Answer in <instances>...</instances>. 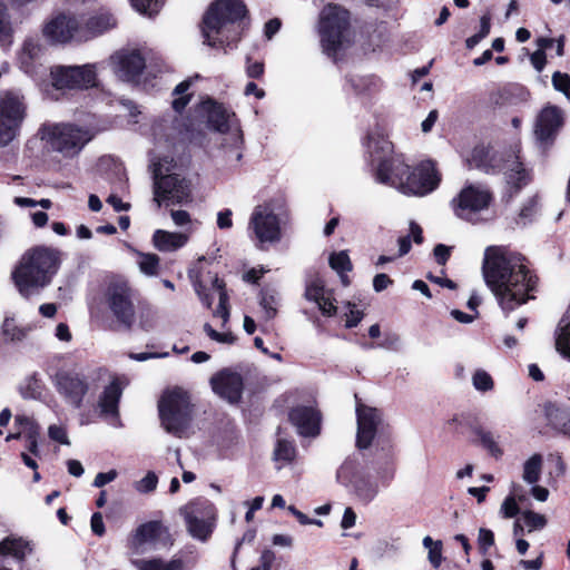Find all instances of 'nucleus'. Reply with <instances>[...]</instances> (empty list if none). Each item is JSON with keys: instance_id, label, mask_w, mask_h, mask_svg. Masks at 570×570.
Returning <instances> with one entry per match:
<instances>
[{"instance_id": "nucleus-35", "label": "nucleus", "mask_w": 570, "mask_h": 570, "mask_svg": "<svg viewBox=\"0 0 570 570\" xmlns=\"http://www.w3.org/2000/svg\"><path fill=\"white\" fill-rule=\"evenodd\" d=\"M475 434L479 438V442L482 448L485 449L491 456L500 459L503 455V450L501 449L497 436L492 432L479 429L475 431Z\"/></svg>"}, {"instance_id": "nucleus-13", "label": "nucleus", "mask_w": 570, "mask_h": 570, "mask_svg": "<svg viewBox=\"0 0 570 570\" xmlns=\"http://www.w3.org/2000/svg\"><path fill=\"white\" fill-rule=\"evenodd\" d=\"M184 514L189 534L203 542L207 541L216 520L214 504L206 499H197L185 507Z\"/></svg>"}, {"instance_id": "nucleus-23", "label": "nucleus", "mask_w": 570, "mask_h": 570, "mask_svg": "<svg viewBox=\"0 0 570 570\" xmlns=\"http://www.w3.org/2000/svg\"><path fill=\"white\" fill-rule=\"evenodd\" d=\"M562 124V110L557 106H547L537 117L534 134L541 142H549L554 138Z\"/></svg>"}, {"instance_id": "nucleus-51", "label": "nucleus", "mask_w": 570, "mask_h": 570, "mask_svg": "<svg viewBox=\"0 0 570 570\" xmlns=\"http://www.w3.org/2000/svg\"><path fill=\"white\" fill-rule=\"evenodd\" d=\"M2 333L9 341H21L26 336V332L17 327L12 320H6L3 322Z\"/></svg>"}, {"instance_id": "nucleus-55", "label": "nucleus", "mask_w": 570, "mask_h": 570, "mask_svg": "<svg viewBox=\"0 0 570 570\" xmlns=\"http://www.w3.org/2000/svg\"><path fill=\"white\" fill-rule=\"evenodd\" d=\"M478 542H479L480 549L485 552L494 543L493 532L489 529L481 528L479 530Z\"/></svg>"}, {"instance_id": "nucleus-44", "label": "nucleus", "mask_w": 570, "mask_h": 570, "mask_svg": "<svg viewBox=\"0 0 570 570\" xmlns=\"http://www.w3.org/2000/svg\"><path fill=\"white\" fill-rule=\"evenodd\" d=\"M505 175L508 183L515 187H520L527 178V174L522 167V164L518 161H512L510 167L507 168Z\"/></svg>"}, {"instance_id": "nucleus-48", "label": "nucleus", "mask_w": 570, "mask_h": 570, "mask_svg": "<svg viewBox=\"0 0 570 570\" xmlns=\"http://www.w3.org/2000/svg\"><path fill=\"white\" fill-rule=\"evenodd\" d=\"M158 476L155 472L149 471L142 479L134 483V489L139 493H149L156 490Z\"/></svg>"}, {"instance_id": "nucleus-37", "label": "nucleus", "mask_w": 570, "mask_h": 570, "mask_svg": "<svg viewBox=\"0 0 570 570\" xmlns=\"http://www.w3.org/2000/svg\"><path fill=\"white\" fill-rule=\"evenodd\" d=\"M213 288L218 293V306L215 309L214 315L222 317L223 322L226 323L229 318V309L225 284L218 277H215L213 279Z\"/></svg>"}, {"instance_id": "nucleus-26", "label": "nucleus", "mask_w": 570, "mask_h": 570, "mask_svg": "<svg viewBox=\"0 0 570 570\" xmlns=\"http://www.w3.org/2000/svg\"><path fill=\"white\" fill-rule=\"evenodd\" d=\"M304 295L306 299L316 303L324 315L332 316L336 313V306L333 303L331 293L325 289L322 279H312L306 285Z\"/></svg>"}, {"instance_id": "nucleus-60", "label": "nucleus", "mask_w": 570, "mask_h": 570, "mask_svg": "<svg viewBox=\"0 0 570 570\" xmlns=\"http://www.w3.org/2000/svg\"><path fill=\"white\" fill-rule=\"evenodd\" d=\"M348 306H350V311L348 313L346 314V327L351 328V327H354L356 326L362 317H363V313L361 311H358L357 308H355V305H352L351 303H348Z\"/></svg>"}, {"instance_id": "nucleus-47", "label": "nucleus", "mask_w": 570, "mask_h": 570, "mask_svg": "<svg viewBox=\"0 0 570 570\" xmlns=\"http://www.w3.org/2000/svg\"><path fill=\"white\" fill-rule=\"evenodd\" d=\"M472 384L475 390L488 392L493 389V380L484 370H476L472 376Z\"/></svg>"}, {"instance_id": "nucleus-10", "label": "nucleus", "mask_w": 570, "mask_h": 570, "mask_svg": "<svg viewBox=\"0 0 570 570\" xmlns=\"http://www.w3.org/2000/svg\"><path fill=\"white\" fill-rule=\"evenodd\" d=\"M27 115L24 97L17 91L0 94V146L9 145L18 135Z\"/></svg>"}, {"instance_id": "nucleus-33", "label": "nucleus", "mask_w": 570, "mask_h": 570, "mask_svg": "<svg viewBox=\"0 0 570 570\" xmlns=\"http://www.w3.org/2000/svg\"><path fill=\"white\" fill-rule=\"evenodd\" d=\"M542 456L541 454H533L523 464L522 479L529 484H535L541 476L542 471Z\"/></svg>"}, {"instance_id": "nucleus-52", "label": "nucleus", "mask_w": 570, "mask_h": 570, "mask_svg": "<svg viewBox=\"0 0 570 570\" xmlns=\"http://www.w3.org/2000/svg\"><path fill=\"white\" fill-rule=\"evenodd\" d=\"M523 521L525 525L529 528V531L541 529L546 525V518L542 514L524 511L522 513Z\"/></svg>"}, {"instance_id": "nucleus-31", "label": "nucleus", "mask_w": 570, "mask_h": 570, "mask_svg": "<svg viewBox=\"0 0 570 570\" xmlns=\"http://www.w3.org/2000/svg\"><path fill=\"white\" fill-rule=\"evenodd\" d=\"M556 350L570 360V309L563 315L556 331Z\"/></svg>"}, {"instance_id": "nucleus-15", "label": "nucleus", "mask_w": 570, "mask_h": 570, "mask_svg": "<svg viewBox=\"0 0 570 570\" xmlns=\"http://www.w3.org/2000/svg\"><path fill=\"white\" fill-rule=\"evenodd\" d=\"M105 298L115 318L130 330L135 323V306L132 292L122 281L111 282L105 293Z\"/></svg>"}, {"instance_id": "nucleus-46", "label": "nucleus", "mask_w": 570, "mask_h": 570, "mask_svg": "<svg viewBox=\"0 0 570 570\" xmlns=\"http://www.w3.org/2000/svg\"><path fill=\"white\" fill-rule=\"evenodd\" d=\"M131 3L137 11L151 17L159 11L164 0H131Z\"/></svg>"}, {"instance_id": "nucleus-61", "label": "nucleus", "mask_w": 570, "mask_h": 570, "mask_svg": "<svg viewBox=\"0 0 570 570\" xmlns=\"http://www.w3.org/2000/svg\"><path fill=\"white\" fill-rule=\"evenodd\" d=\"M392 284V279L386 274H377L373 279V288L375 292L380 293L389 287Z\"/></svg>"}, {"instance_id": "nucleus-22", "label": "nucleus", "mask_w": 570, "mask_h": 570, "mask_svg": "<svg viewBox=\"0 0 570 570\" xmlns=\"http://www.w3.org/2000/svg\"><path fill=\"white\" fill-rule=\"evenodd\" d=\"M212 387L216 394L229 403H237L243 393V377L235 372L224 370L210 380Z\"/></svg>"}, {"instance_id": "nucleus-4", "label": "nucleus", "mask_w": 570, "mask_h": 570, "mask_svg": "<svg viewBox=\"0 0 570 570\" xmlns=\"http://www.w3.org/2000/svg\"><path fill=\"white\" fill-rule=\"evenodd\" d=\"M247 14L242 0H217L208 8L203 19L202 33L210 47H223L235 38L230 37L232 29Z\"/></svg>"}, {"instance_id": "nucleus-42", "label": "nucleus", "mask_w": 570, "mask_h": 570, "mask_svg": "<svg viewBox=\"0 0 570 570\" xmlns=\"http://www.w3.org/2000/svg\"><path fill=\"white\" fill-rule=\"evenodd\" d=\"M425 549L429 550L428 559L433 568L438 569L442 563V542L434 541L431 537L426 535L422 541Z\"/></svg>"}, {"instance_id": "nucleus-27", "label": "nucleus", "mask_w": 570, "mask_h": 570, "mask_svg": "<svg viewBox=\"0 0 570 570\" xmlns=\"http://www.w3.org/2000/svg\"><path fill=\"white\" fill-rule=\"evenodd\" d=\"M117 26L116 18L108 11H101L91 16L85 23L81 22L83 41L102 35Z\"/></svg>"}, {"instance_id": "nucleus-24", "label": "nucleus", "mask_w": 570, "mask_h": 570, "mask_svg": "<svg viewBox=\"0 0 570 570\" xmlns=\"http://www.w3.org/2000/svg\"><path fill=\"white\" fill-rule=\"evenodd\" d=\"M289 421L303 436H316L321 429V413L313 406L299 405L291 410Z\"/></svg>"}, {"instance_id": "nucleus-1", "label": "nucleus", "mask_w": 570, "mask_h": 570, "mask_svg": "<svg viewBox=\"0 0 570 570\" xmlns=\"http://www.w3.org/2000/svg\"><path fill=\"white\" fill-rule=\"evenodd\" d=\"M483 277L504 313H511L533 298L537 276L524 258L504 247L490 246L484 252Z\"/></svg>"}, {"instance_id": "nucleus-50", "label": "nucleus", "mask_w": 570, "mask_h": 570, "mask_svg": "<svg viewBox=\"0 0 570 570\" xmlns=\"http://www.w3.org/2000/svg\"><path fill=\"white\" fill-rule=\"evenodd\" d=\"M552 85L556 90L564 94L570 100V76L560 71H556L552 75Z\"/></svg>"}, {"instance_id": "nucleus-5", "label": "nucleus", "mask_w": 570, "mask_h": 570, "mask_svg": "<svg viewBox=\"0 0 570 570\" xmlns=\"http://www.w3.org/2000/svg\"><path fill=\"white\" fill-rule=\"evenodd\" d=\"M39 134L51 151L66 159L77 157L96 135L89 127L71 122L46 124L40 128Z\"/></svg>"}, {"instance_id": "nucleus-45", "label": "nucleus", "mask_w": 570, "mask_h": 570, "mask_svg": "<svg viewBox=\"0 0 570 570\" xmlns=\"http://www.w3.org/2000/svg\"><path fill=\"white\" fill-rule=\"evenodd\" d=\"M171 219L177 227H183L184 230L181 233H188V237H190L193 233V219L188 212L183 209L171 210L170 212Z\"/></svg>"}, {"instance_id": "nucleus-39", "label": "nucleus", "mask_w": 570, "mask_h": 570, "mask_svg": "<svg viewBox=\"0 0 570 570\" xmlns=\"http://www.w3.org/2000/svg\"><path fill=\"white\" fill-rule=\"evenodd\" d=\"M278 301L279 297L276 289L266 288L262 292L259 304L263 307L267 320L275 317L277 313Z\"/></svg>"}, {"instance_id": "nucleus-49", "label": "nucleus", "mask_w": 570, "mask_h": 570, "mask_svg": "<svg viewBox=\"0 0 570 570\" xmlns=\"http://www.w3.org/2000/svg\"><path fill=\"white\" fill-rule=\"evenodd\" d=\"M189 87H190V80L181 81L179 85L176 86V88L174 90V95L179 96L178 98H175L173 101V108L176 111L183 110L186 107V105L188 104L189 97L183 96V95L188 90Z\"/></svg>"}, {"instance_id": "nucleus-8", "label": "nucleus", "mask_w": 570, "mask_h": 570, "mask_svg": "<svg viewBox=\"0 0 570 570\" xmlns=\"http://www.w3.org/2000/svg\"><path fill=\"white\" fill-rule=\"evenodd\" d=\"M107 376L108 372L102 367L94 370L89 377L75 370H60L52 376V385L68 406L80 409L90 390V380H104Z\"/></svg>"}, {"instance_id": "nucleus-41", "label": "nucleus", "mask_w": 570, "mask_h": 570, "mask_svg": "<svg viewBox=\"0 0 570 570\" xmlns=\"http://www.w3.org/2000/svg\"><path fill=\"white\" fill-rule=\"evenodd\" d=\"M20 394L23 399L37 400L41 396V382L38 374L33 373L26 377L20 385Z\"/></svg>"}, {"instance_id": "nucleus-17", "label": "nucleus", "mask_w": 570, "mask_h": 570, "mask_svg": "<svg viewBox=\"0 0 570 570\" xmlns=\"http://www.w3.org/2000/svg\"><path fill=\"white\" fill-rule=\"evenodd\" d=\"M43 37L52 43L83 41L81 21L72 14L59 13L48 20L42 28Z\"/></svg>"}, {"instance_id": "nucleus-9", "label": "nucleus", "mask_w": 570, "mask_h": 570, "mask_svg": "<svg viewBox=\"0 0 570 570\" xmlns=\"http://www.w3.org/2000/svg\"><path fill=\"white\" fill-rule=\"evenodd\" d=\"M348 12L338 6H327L323 9L320 20V36L323 51L335 57L341 49L348 30Z\"/></svg>"}, {"instance_id": "nucleus-30", "label": "nucleus", "mask_w": 570, "mask_h": 570, "mask_svg": "<svg viewBox=\"0 0 570 570\" xmlns=\"http://www.w3.org/2000/svg\"><path fill=\"white\" fill-rule=\"evenodd\" d=\"M31 551L30 543L22 538L8 537L0 542V554L11 556L19 562H22Z\"/></svg>"}, {"instance_id": "nucleus-57", "label": "nucleus", "mask_w": 570, "mask_h": 570, "mask_svg": "<svg viewBox=\"0 0 570 570\" xmlns=\"http://www.w3.org/2000/svg\"><path fill=\"white\" fill-rule=\"evenodd\" d=\"M275 560V553L272 550H264L259 558V564L252 570H271Z\"/></svg>"}, {"instance_id": "nucleus-20", "label": "nucleus", "mask_w": 570, "mask_h": 570, "mask_svg": "<svg viewBox=\"0 0 570 570\" xmlns=\"http://www.w3.org/2000/svg\"><path fill=\"white\" fill-rule=\"evenodd\" d=\"M112 70L124 81H135L144 71L146 61L138 50L122 49L110 58Z\"/></svg>"}, {"instance_id": "nucleus-28", "label": "nucleus", "mask_w": 570, "mask_h": 570, "mask_svg": "<svg viewBox=\"0 0 570 570\" xmlns=\"http://www.w3.org/2000/svg\"><path fill=\"white\" fill-rule=\"evenodd\" d=\"M189 240L188 233L157 229L153 235L154 246L160 252H175Z\"/></svg>"}, {"instance_id": "nucleus-59", "label": "nucleus", "mask_w": 570, "mask_h": 570, "mask_svg": "<svg viewBox=\"0 0 570 570\" xmlns=\"http://www.w3.org/2000/svg\"><path fill=\"white\" fill-rule=\"evenodd\" d=\"M487 155V151L483 147L474 148L472 153V159L470 160L471 166H475L476 168H480L484 171H489V168L482 161V157Z\"/></svg>"}, {"instance_id": "nucleus-53", "label": "nucleus", "mask_w": 570, "mask_h": 570, "mask_svg": "<svg viewBox=\"0 0 570 570\" xmlns=\"http://www.w3.org/2000/svg\"><path fill=\"white\" fill-rule=\"evenodd\" d=\"M520 509L518 507L517 500L514 497L509 495L504 499L501 505V512L505 518H513L519 513Z\"/></svg>"}, {"instance_id": "nucleus-6", "label": "nucleus", "mask_w": 570, "mask_h": 570, "mask_svg": "<svg viewBox=\"0 0 570 570\" xmlns=\"http://www.w3.org/2000/svg\"><path fill=\"white\" fill-rule=\"evenodd\" d=\"M158 412L167 433L177 438L187 434L193 421V404L186 391L180 387L165 391L158 401Z\"/></svg>"}, {"instance_id": "nucleus-21", "label": "nucleus", "mask_w": 570, "mask_h": 570, "mask_svg": "<svg viewBox=\"0 0 570 570\" xmlns=\"http://www.w3.org/2000/svg\"><path fill=\"white\" fill-rule=\"evenodd\" d=\"M43 46L38 37H27L17 51V65L26 75L33 76L41 66Z\"/></svg>"}, {"instance_id": "nucleus-2", "label": "nucleus", "mask_w": 570, "mask_h": 570, "mask_svg": "<svg viewBox=\"0 0 570 570\" xmlns=\"http://www.w3.org/2000/svg\"><path fill=\"white\" fill-rule=\"evenodd\" d=\"M366 147L371 161L377 164L375 178L379 183L409 196H425L439 186L441 177L432 161H423L410 170L401 156L393 155V145L381 129L368 132Z\"/></svg>"}, {"instance_id": "nucleus-43", "label": "nucleus", "mask_w": 570, "mask_h": 570, "mask_svg": "<svg viewBox=\"0 0 570 570\" xmlns=\"http://www.w3.org/2000/svg\"><path fill=\"white\" fill-rule=\"evenodd\" d=\"M138 266L140 272L148 276L157 275L159 257L156 254H139Z\"/></svg>"}, {"instance_id": "nucleus-25", "label": "nucleus", "mask_w": 570, "mask_h": 570, "mask_svg": "<svg viewBox=\"0 0 570 570\" xmlns=\"http://www.w3.org/2000/svg\"><path fill=\"white\" fill-rule=\"evenodd\" d=\"M122 394V390L118 380H112L105 387L98 400L100 415L109 419L114 426H120L118 404Z\"/></svg>"}, {"instance_id": "nucleus-40", "label": "nucleus", "mask_w": 570, "mask_h": 570, "mask_svg": "<svg viewBox=\"0 0 570 570\" xmlns=\"http://www.w3.org/2000/svg\"><path fill=\"white\" fill-rule=\"evenodd\" d=\"M353 488L355 494L366 503L371 502L379 493L377 484L365 479H358L355 481Z\"/></svg>"}, {"instance_id": "nucleus-11", "label": "nucleus", "mask_w": 570, "mask_h": 570, "mask_svg": "<svg viewBox=\"0 0 570 570\" xmlns=\"http://www.w3.org/2000/svg\"><path fill=\"white\" fill-rule=\"evenodd\" d=\"M173 546L174 540L168 528L159 521L140 524L128 539L131 556H139L163 548L168 549Z\"/></svg>"}, {"instance_id": "nucleus-34", "label": "nucleus", "mask_w": 570, "mask_h": 570, "mask_svg": "<svg viewBox=\"0 0 570 570\" xmlns=\"http://www.w3.org/2000/svg\"><path fill=\"white\" fill-rule=\"evenodd\" d=\"M330 266L340 275L343 284L348 285V278L345 273L352 269V263L348 257L347 252L341 250L338 253H333L330 256Z\"/></svg>"}, {"instance_id": "nucleus-64", "label": "nucleus", "mask_w": 570, "mask_h": 570, "mask_svg": "<svg viewBox=\"0 0 570 570\" xmlns=\"http://www.w3.org/2000/svg\"><path fill=\"white\" fill-rule=\"evenodd\" d=\"M232 215L230 209L219 212L217 215V226L222 229L230 228L233 226Z\"/></svg>"}, {"instance_id": "nucleus-16", "label": "nucleus", "mask_w": 570, "mask_h": 570, "mask_svg": "<svg viewBox=\"0 0 570 570\" xmlns=\"http://www.w3.org/2000/svg\"><path fill=\"white\" fill-rule=\"evenodd\" d=\"M57 89H87L97 83L95 65L59 66L51 71Z\"/></svg>"}, {"instance_id": "nucleus-12", "label": "nucleus", "mask_w": 570, "mask_h": 570, "mask_svg": "<svg viewBox=\"0 0 570 570\" xmlns=\"http://www.w3.org/2000/svg\"><path fill=\"white\" fill-rule=\"evenodd\" d=\"M248 233L261 245L281 239V222L269 203L254 207L248 222Z\"/></svg>"}, {"instance_id": "nucleus-32", "label": "nucleus", "mask_w": 570, "mask_h": 570, "mask_svg": "<svg viewBox=\"0 0 570 570\" xmlns=\"http://www.w3.org/2000/svg\"><path fill=\"white\" fill-rule=\"evenodd\" d=\"M296 454L295 446L292 442L285 439H278L274 449V461L277 469L291 463Z\"/></svg>"}, {"instance_id": "nucleus-58", "label": "nucleus", "mask_w": 570, "mask_h": 570, "mask_svg": "<svg viewBox=\"0 0 570 570\" xmlns=\"http://www.w3.org/2000/svg\"><path fill=\"white\" fill-rule=\"evenodd\" d=\"M118 473L116 470H110L108 472H100L95 476L94 487L101 488L107 483L112 482L117 478Z\"/></svg>"}, {"instance_id": "nucleus-38", "label": "nucleus", "mask_w": 570, "mask_h": 570, "mask_svg": "<svg viewBox=\"0 0 570 570\" xmlns=\"http://www.w3.org/2000/svg\"><path fill=\"white\" fill-rule=\"evenodd\" d=\"M546 416L549 424L557 431L561 432L567 421L570 419V411L560 409L556 405H548L546 407Z\"/></svg>"}, {"instance_id": "nucleus-3", "label": "nucleus", "mask_w": 570, "mask_h": 570, "mask_svg": "<svg viewBox=\"0 0 570 570\" xmlns=\"http://www.w3.org/2000/svg\"><path fill=\"white\" fill-rule=\"evenodd\" d=\"M60 264L61 253L57 248L36 246L28 249L12 273L20 294L28 297L49 285Z\"/></svg>"}, {"instance_id": "nucleus-62", "label": "nucleus", "mask_w": 570, "mask_h": 570, "mask_svg": "<svg viewBox=\"0 0 570 570\" xmlns=\"http://www.w3.org/2000/svg\"><path fill=\"white\" fill-rule=\"evenodd\" d=\"M90 525L95 534L101 537L105 533V524L101 513L96 512L92 514Z\"/></svg>"}, {"instance_id": "nucleus-19", "label": "nucleus", "mask_w": 570, "mask_h": 570, "mask_svg": "<svg viewBox=\"0 0 570 570\" xmlns=\"http://www.w3.org/2000/svg\"><path fill=\"white\" fill-rule=\"evenodd\" d=\"M137 570H191L197 563V554L191 549L177 552L169 560L161 558L131 559Z\"/></svg>"}, {"instance_id": "nucleus-36", "label": "nucleus", "mask_w": 570, "mask_h": 570, "mask_svg": "<svg viewBox=\"0 0 570 570\" xmlns=\"http://www.w3.org/2000/svg\"><path fill=\"white\" fill-rule=\"evenodd\" d=\"M13 29L11 21L3 3L0 2V46L4 50H9L12 46Z\"/></svg>"}, {"instance_id": "nucleus-7", "label": "nucleus", "mask_w": 570, "mask_h": 570, "mask_svg": "<svg viewBox=\"0 0 570 570\" xmlns=\"http://www.w3.org/2000/svg\"><path fill=\"white\" fill-rule=\"evenodd\" d=\"M173 159L167 157L153 164L155 180V202L159 207L163 203L184 204L190 200V187L185 178L171 174Z\"/></svg>"}, {"instance_id": "nucleus-63", "label": "nucleus", "mask_w": 570, "mask_h": 570, "mask_svg": "<svg viewBox=\"0 0 570 570\" xmlns=\"http://www.w3.org/2000/svg\"><path fill=\"white\" fill-rule=\"evenodd\" d=\"M530 60L537 71H539V72L542 71L546 66V62H547L544 51H542V50L534 51L531 55Z\"/></svg>"}, {"instance_id": "nucleus-56", "label": "nucleus", "mask_w": 570, "mask_h": 570, "mask_svg": "<svg viewBox=\"0 0 570 570\" xmlns=\"http://www.w3.org/2000/svg\"><path fill=\"white\" fill-rule=\"evenodd\" d=\"M353 470H354L353 462L345 461L337 470V473H336L337 481L343 485H348L350 474L353 472Z\"/></svg>"}, {"instance_id": "nucleus-29", "label": "nucleus", "mask_w": 570, "mask_h": 570, "mask_svg": "<svg viewBox=\"0 0 570 570\" xmlns=\"http://www.w3.org/2000/svg\"><path fill=\"white\" fill-rule=\"evenodd\" d=\"M200 109L207 115V121L215 130H228V114L222 105L208 99L202 104Z\"/></svg>"}, {"instance_id": "nucleus-14", "label": "nucleus", "mask_w": 570, "mask_h": 570, "mask_svg": "<svg viewBox=\"0 0 570 570\" xmlns=\"http://www.w3.org/2000/svg\"><path fill=\"white\" fill-rule=\"evenodd\" d=\"M492 200V194L481 185H468L452 200L454 214L464 220L475 223L476 216L487 209Z\"/></svg>"}, {"instance_id": "nucleus-18", "label": "nucleus", "mask_w": 570, "mask_h": 570, "mask_svg": "<svg viewBox=\"0 0 570 570\" xmlns=\"http://www.w3.org/2000/svg\"><path fill=\"white\" fill-rule=\"evenodd\" d=\"M356 446L360 450L368 449L383 422L382 412L361 402L356 403Z\"/></svg>"}, {"instance_id": "nucleus-54", "label": "nucleus", "mask_w": 570, "mask_h": 570, "mask_svg": "<svg viewBox=\"0 0 570 570\" xmlns=\"http://www.w3.org/2000/svg\"><path fill=\"white\" fill-rule=\"evenodd\" d=\"M49 438L56 442H59L61 444L69 445V439L67 436L65 428L60 425H50L48 429Z\"/></svg>"}]
</instances>
